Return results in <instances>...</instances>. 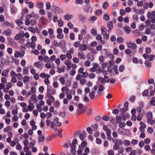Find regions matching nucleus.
<instances>
[{
  "instance_id": "40",
  "label": "nucleus",
  "mask_w": 155,
  "mask_h": 155,
  "mask_svg": "<svg viewBox=\"0 0 155 155\" xmlns=\"http://www.w3.org/2000/svg\"><path fill=\"white\" fill-rule=\"evenodd\" d=\"M28 69L27 67H25L23 68V74H27L28 73Z\"/></svg>"
},
{
  "instance_id": "12",
  "label": "nucleus",
  "mask_w": 155,
  "mask_h": 155,
  "mask_svg": "<svg viewBox=\"0 0 155 155\" xmlns=\"http://www.w3.org/2000/svg\"><path fill=\"white\" fill-rule=\"evenodd\" d=\"M77 56L80 59H85L86 56L84 53L82 51H80L78 52L77 54Z\"/></svg>"
},
{
  "instance_id": "3",
  "label": "nucleus",
  "mask_w": 155,
  "mask_h": 155,
  "mask_svg": "<svg viewBox=\"0 0 155 155\" xmlns=\"http://www.w3.org/2000/svg\"><path fill=\"white\" fill-rule=\"evenodd\" d=\"M126 45L128 48L134 50V52H135L136 50L135 51V50L137 47V45L136 44L133 43L132 41H130L129 42H127Z\"/></svg>"
},
{
  "instance_id": "42",
  "label": "nucleus",
  "mask_w": 155,
  "mask_h": 155,
  "mask_svg": "<svg viewBox=\"0 0 155 155\" xmlns=\"http://www.w3.org/2000/svg\"><path fill=\"white\" fill-rule=\"evenodd\" d=\"M53 45L54 46H56L57 47H59L61 48H62V47L60 46L61 43H58L57 41L56 40L53 41Z\"/></svg>"
},
{
  "instance_id": "33",
  "label": "nucleus",
  "mask_w": 155,
  "mask_h": 155,
  "mask_svg": "<svg viewBox=\"0 0 155 155\" xmlns=\"http://www.w3.org/2000/svg\"><path fill=\"white\" fill-rule=\"evenodd\" d=\"M73 17V16L72 15H64V18L65 20H69Z\"/></svg>"
},
{
  "instance_id": "35",
  "label": "nucleus",
  "mask_w": 155,
  "mask_h": 155,
  "mask_svg": "<svg viewBox=\"0 0 155 155\" xmlns=\"http://www.w3.org/2000/svg\"><path fill=\"white\" fill-rule=\"evenodd\" d=\"M30 80V77L26 75L23 78V81L24 84H26L27 82L29 81Z\"/></svg>"
},
{
  "instance_id": "54",
  "label": "nucleus",
  "mask_w": 155,
  "mask_h": 155,
  "mask_svg": "<svg viewBox=\"0 0 155 155\" xmlns=\"http://www.w3.org/2000/svg\"><path fill=\"white\" fill-rule=\"evenodd\" d=\"M15 22L18 25H20L23 23V21L20 19H18L15 21Z\"/></svg>"
},
{
  "instance_id": "62",
  "label": "nucleus",
  "mask_w": 155,
  "mask_h": 155,
  "mask_svg": "<svg viewBox=\"0 0 155 155\" xmlns=\"http://www.w3.org/2000/svg\"><path fill=\"white\" fill-rule=\"evenodd\" d=\"M125 69V67L123 65L120 66L119 68V70L120 72H122Z\"/></svg>"
},
{
  "instance_id": "47",
  "label": "nucleus",
  "mask_w": 155,
  "mask_h": 155,
  "mask_svg": "<svg viewBox=\"0 0 155 155\" xmlns=\"http://www.w3.org/2000/svg\"><path fill=\"white\" fill-rule=\"evenodd\" d=\"M124 144L126 146L130 145V142L127 140H125L123 141Z\"/></svg>"
},
{
  "instance_id": "22",
  "label": "nucleus",
  "mask_w": 155,
  "mask_h": 155,
  "mask_svg": "<svg viewBox=\"0 0 155 155\" xmlns=\"http://www.w3.org/2000/svg\"><path fill=\"white\" fill-rule=\"evenodd\" d=\"M84 149V148L83 147L81 146H79L78 149L77 150V154L78 155H82V151Z\"/></svg>"
},
{
  "instance_id": "52",
  "label": "nucleus",
  "mask_w": 155,
  "mask_h": 155,
  "mask_svg": "<svg viewBox=\"0 0 155 155\" xmlns=\"http://www.w3.org/2000/svg\"><path fill=\"white\" fill-rule=\"evenodd\" d=\"M44 61L45 62H49L50 61L49 58L47 56H44Z\"/></svg>"
},
{
  "instance_id": "61",
  "label": "nucleus",
  "mask_w": 155,
  "mask_h": 155,
  "mask_svg": "<svg viewBox=\"0 0 155 155\" xmlns=\"http://www.w3.org/2000/svg\"><path fill=\"white\" fill-rule=\"evenodd\" d=\"M16 73L13 70L11 71L10 73V75L12 77H15L16 76Z\"/></svg>"
},
{
  "instance_id": "10",
  "label": "nucleus",
  "mask_w": 155,
  "mask_h": 155,
  "mask_svg": "<svg viewBox=\"0 0 155 155\" xmlns=\"http://www.w3.org/2000/svg\"><path fill=\"white\" fill-rule=\"evenodd\" d=\"M21 94L23 96H25L27 98L28 97L31 95L30 91H28V92L25 90H23L21 92Z\"/></svg>"
},
{
  "instance_id": "6",
  "label": "nucleus",
  "mask_w": 155,
  "mask_h": 155,
  "mask_svg": "<svg viewBox=\"0 0 155 155\" xmlns=\"http://www.w3.org/2000/svg\"><path fill=\"white\" fill-rule=\"evenodd\" d=\"M25 54V52L24 51H16L15 53L14 57L15 58H18L19 57L22 58L23 57Z\"/></svg>"
},
{
  "instance_id": "4",
  "label": "nucleus",
  "mask_w": 155,
  "mask_h": 155,
  "mask_svg": "<svg viewBox=\"0 0 155 155\" xmlns=\"http://www.w3.org/2000/svg\"><path fill=\"white\" fill-rule=\"evenodd\" d=\"M50 85L47 86V92L46 93L47 96L53 95L55 94L56 90L54 88L52 89Z\"/></svg>"
},
{
  "instance_id": "1",
  "label": "nucleus",
  "mask_w": 155,
  "mask_h": 155,
  "mask_svg": "<svg viewBox=\"0 0 155 155\" xmlns=\"http://www.w3.org/2000/svg\"><path fill=\"white\" fill-rule=\"evenodd\" d=\"M24 36L27 38H29V34L27 33H19L18 34L16 35L15 37V38L16 40H19V42L22 44L25 41Z\"/></svg>"
},
{
  "instance_id": "51",
  "label": "nucleus",
  "mask_w": 155,
  "mask_h": 155,
  "mask_svg": "<svg viewBox=\"0 0 155 155\" xmlns=\"http://www.w3.org/2000/svg\"><path fill=\"white\" fill-rule=\"evenodd\" d=\"M102 13V12L101 9H98L95 12V14L96 15H101Z\"/></svg>"
},
{
  "instance_id": "64",
  "label": "nucleus",
  "mask_w": 155,
  "mask_h": 155,
  "mask_svg": "<svg viewBox=\"0 0 155 155\" xmlns=\"http://www.w3.org/2000/svg\"><path fill=\"white\" fill-rule=\"evenodd\" d=\"M53 86L54 88H57L58 87L59 85L58 82L54 81L53 83Z\"/></svg>"
},
{
  "instance_id": "18",
  "label": "nucleus",
  "mask_w": 155,
  "mask_h": 155,
  "mask_svg": "<svg viewBox=\"0 0 155 155\" xmlns=\"http://www.w3.org/2000/svg\"><path fill=\"white\" fill-rule=\"evenodd\" d=\"M30 99L31 101H32L35 103H36L38 101L37 96L35 94H32L31 95Z\"/></svg>"
},
{
  "instance_id": "34",
  "label": "nucleus",
  "mask_w": 155,
  "mask_h": 155,
  "mask_svg": "<svg viewBox=\"0 0 155 155\" xmlns=\"http://www.w3.org/2000/svg\"><path fill=\"white\" fill-rule=\"evenodd\" d=\"M45 139L44 137L42 135H39L38 137V143H40L41 142H43Z\"/></svg>"
},
{
  "instance_id": "30",
  "label": "nucleus",
  "mask_w": 155,
  "mask_h": 155,
  "mask_svg": "<svg viewBox=\"0 0 155 155\" xmlns=\"http://www.w3.org/2000/svg\"><path fill=\"white\" fill-rule=\"evenodd\" d=\"M54 103V105L55 107L56 108H58L60 107L61 104L58 100H56Z\"/></svg>"
},
{
  "instance_id": "60",
  "label": "nucleus",
  "mask_w": 155,
  "mask_h": 155,
  "mask_svg": "<svg viewBox=\"0 0 155 155\" xmlns=\"http://www.w3.org/2000/svg\"><path fill=\"white\" fill-rule=\"evenodd\" d=\"M47 96V97L50 99L52 102H54L55 101V99L54 97L52 96V95H48Z\"/></svg>"
},
{
  "instance_id": "32",
  "label": "nucleus",
  "mask_w": 155,
  "mask_h": 155,
  "mask_svg": "<svg viewBox=\"0 0 155 155\" xmlns=\"http://www.w3.org/2000/svg\"><path fill=\"white\" fill-rule=\"evenodd\" d=\"M101 33L102 35H104L107 33V30L104 26H102L101 28Z\"/></svg>"
},
{
  "instance_id": "37",
  "label": "nucleus",
  "mask_w": 155,
  "mask_h": 155,
  "mask_svg": "<svg viewBox=\"0 0 155 155\" xmlns=\"http://www.w3.org/2000/svg\"><path fill=\"white\" fill-rule=\"evenodd\" d=\"M12 130V127L11 126H8L4 129L3 131L4 132H7L8 131H11Z\"/></svg>"
},
{
  "instance_id": "8",
  "label": "nucleus",
  "mask_w": 155,
  "mask_h": 155,
  "mask_svg": "<svg viewBox=\"0 0 155 155\" xmlns=\"http://www.w3.org/2000/svg\"><path fill=\"white\" fill-rule=\"evenodd\" d=\"M44 104V102L43 101H39V104L36 105V106L39 112H41L42 110V106Z\"/></svg>"
},
{
  "instance_id": "39",
  "label": "nucleus",
  "mask_w": 155,
  "mask_h": 155,
  "mask_svg": "<svg viewBox=\"0 0 155 155\" xmlns=\"http://www.w3.org/2000/svg\"><path fill=\"white\" fill-rule=\"evenodd\" d=\"M79 19L81 21H84L86 18V17L83 14L80 15L79 16Z\"/></svg>"
},
{
  "instance_id": "56",
  "label": "nucleus",
  "mask_w": 155,
  "mask_h": 155,
  "mask_svg": "<svg viewBox=\"0 0 155 155\" xmlns=\"http://www.w3.org/2000/svg\"><path fill=\"white\" fill-rule=\"evenodd\" d=\"M103 18L104 20L106 21H108L110 18L109 16L107 14H105L104 15Z\"/></svg>"
},
{
  "instance_id": "29",
  "label": "nucleus",
  "mask_w": 155,
  "mask_h": 155,
  "mask_svg": "<svg viewBox=\"0 0 155 155\" xmlns=\"http://www.w3.org/2000/svg\"><path fill=\"white\" fill-rule=\"evenodd\" d=\"M9 71V69L7 68L6 70H4L2 74V75L5 77H7L8 75V73Z\"/></svg>"
},
{
  "instance_id": "57",
  "label": "nucleus",
  "mask_w": 155,
  "mask_h": 155,
  "mask_svg": "<svg viewBox=\"0 0 155 155\" xmlns=\"http://www.w3.org/2000/svg\"><path fill=\"white\" fill-rule=\"evenodd\" d=\"M31 93H35L36 91V88L35 87H31L30 91Z\"/></svg>"
},
{
  "instance_id": "11",
  "label": "nucleus",
  "mask_w": 155,
  "mask_h": 155,
  "mask_svg": "<svg viewBox=\"0 0 155 155\" xmlns=\"http://www.w3.org/2000/svg\"><path fill=\"white\" fill-rule=\"evenodd\" d=\"M147 18L148 19H151V22L152 23H155V16H153L150 12H149L147 14Z\"/></svg>"
},
{
  "instance_id": "45",
  "label": "nucleus",
  "mask_w": 155,
  "mask_h": 155,
  "mask_svg": "<svg viewBox=\"0 0 155 155\" xmlns=\"http://www.w3.org/2000/svg\"><path fill=\"white\" fill-rule=\"evenodd\" d=\"M147 122L151 125L155 123V121L152 120V118L147 119Z\"/></svg>"
},
{
  "instance_id": "25",
  "label": "nucleus",
  "mask_w": 155,
  "mask_h": 155,
  "mask_svg": "<svg viewBox=\"0 0 155 155\" xmlns=\"http://www.w3.org/2000/svg\"><path fill=\"white\" fill-rule=\"evenodd\" d=\"M96 39L98 41L100 40L101 43L102 44L105 43V41L102 40V37L100 35L98 34L96 36Z\"/></svg>"
},
{
  "instance_id": "44",
  "label": "nucleus",
  "mask_w": 155,
  "mask_h": 155,
  "mask_svg": "<svg viewBox=\"0 0 155 155\" xmlns=\"http://www.w3.org/2000/svg\"><path fill=\"white\" fill-rule=\"evenodd\" d=\"M80 44L81 43L79 41H77L74 43L73 45L76 48H78L81 45Z\"/></svg>"
},
{
  "instance_id": "48",
  "label": "nucleus",
  "mask_w": 155,
  "mask_h": 155,
  "mask_svg": "<svg viewBox=\"0 0 155 155\" xmlns=\"http://www.w3.org/2000/svg\"><path fill=\"white\" fill-rule=\"evenodd\" d=\"M51 124V127L55 131H56L57 130V129L56 127V125L55 123L54 122H52Z\"/></svg>"
},
{
  "instance_id": "20",
  "label": "nucleus",
  "mask_w": 155,
  "mask_h": 155,
  "mask_svg": "<svg viewBox=\"0 0 155 155\" xmlns=\"http://www.w3.org/2000/svg\"><path fill=\"white\" fill-rule=\"evenodd\" d=\"M124 30L125 31V32L127 34L130 33L131 31V28L128 26H125L123 28Z\"/></svg>"
},
{
  "instance_id": "59",
  "label": "nucleus",
  "mask_w": 155,
  "mask_h": 155,
  "mask_svg": "<svg viewBox=\"0 0 155 155\" xmlns=\"http://www.w3.org/2000/svg\"><path fill=\"white\" fill-rule=\"evenodd\" d=\"M95 93L94 92L92 91L89 93V97L91 99H93L94 97Z\"/></svg>"
},
{
  "instance_id": "19",
  "label": "nucleus",
  "mask_w": 155,
  "mask_h": 155,
  "mask_svg": "<svg viewBox=\"0 0 155 155\" xmlns=\"http://www.w3.org/2000/svg\"><path fill=\"white\" fill-rule=\"evenodd\" d=\"M145 114V111L144 110L142 111L141 113H139L138 114L137 118L138 120L140 121L141 120L142 116Z\"/></svg>"
},
{
  "instance_id": "7",
  "label": "nucleus",
  "mask_w": 155,
  "mask_h": 155,
  "mask_svg": "<svg viewBox=\"0 0 155 155\" xmlns=\"http://www.w3.org/2000/svg\"><path fill=\"white\" fill-rule=\"evenodd\" d=\"M74 52V50L72 48H71L69 51H67L65 55L67 58L68 59H71L72 58L71 54H73Z\"/></svg>"
},
{
  "instance_id": "55",
  "label": "nucleus",
  "mask_w": 155,
  "mask_h": 155,
  "mask_svg": "<svg viewBox=\"0 0 155 155\" xmlns=\"http://www.w3.org/2000/svg\"><path fill=\"white\" fill-rule=\"evenodd\" d=\"M108 6L109 4L107 2H104L103 3L102 7L104 9H106L108 7Z\"/></svg>"
},
{
  "instance_id": "13",
  "label": "nucleus",
  "mask_w": 155,
  "mask_h": 155,
  "mask_svg": "<svg viewBox=\"0 0 155 155\" xmlns=\"http://www.w3.org/2000/svg\"><path fill=\"white\" fill-rule=\"evenodd\" d=\"M88 48V47L87 45L82 44L79 47V50L81 51L86 50Z\"/></svg>"
},
{
  "instance_id": "17",
  "label": "nucleus",
  "mask_w": 155,
  "mask_h": 155,
  "mask_svg": "<svg viewBox=\"0 0 155 155\" xmlns=\"http://www.w3.org/2000/svg\"><path fill=\"white\" fill-rule=\"evenodd\" d=\"M112 141L115 144L118 145H121L122 143V141L120 140H118L117 139H112Z\"/></svg>"
},
{
  "instance_id": "31",
  "label": "nucleus",
  "mask_w": 155,
  "mask_h": 155,
  "mask_svg": "<svg viewBox=\"0 0 155 155\" xmlns=\"http://www.w3.org/2000/svg\"><path fill=\"white\" fill-rule=\"evenodd\" d=\"M118 67L117 65H116L114 66L113 69L114 70V72L115 73H113V74L114 75H115L116 74H119V72L118 71Z\"/></svg>"
},
{
  "instance_id": "28",
  "label": "nucleus",
  "mask_w": 155,
  "mask_h": 155,
  "mask_svg": "<svg viewBox=\"0 0 155 155\" xmlns=\"http://www.w3.org/2000/svg\"><path fill=\"white\" fill-rule=\"evenodd\" d=\"M104 89V87L102 85H100L99 86V89L97 91V94H99L103 91Z\"/></svg>"
},
{
  "instance_id": "46",
  "label": "nucleus",
  "mask_w": 155,
  "mask_h": 155,
  "mask_svg": "<svg viewBox=\"0 0 155 155\" xmlns=\"http://www.w3.org/2000/svg\"><path fill=\"white\" fill-rule=\"evenodd\" d=\"M124 41V39L123 38L120 37H118L117 40V41L119 43H122Z\"/></svg>"
},
{
  "instance_id": "43",
  "label": "nucleus",
  "mask_w": 155,
  "mask_h": 155,
  "mask_svg": "<svg viewBox=\"0 0 155 155\" xmlns=\"http://www.w3.org/2000/svg\"><path fill=\"white\" fill-rule=\"evenodd\" d=\"M153 114L152 112L150 111L147 113L146 114L147 117V119L152 118Z\"/></svg>"
},
{
  "instance_id": "15",
  "label": "nucleus",
  "mask_w": 155,
  "mask_h": 155,
  "mask_svg": "<svg viewBox=\"0 0 155 155\" xmlns=\"http://www.w3.org/2000/svg\"><path fill=\"white\" fill-rule=\"evenodd\" d=\"M64 64L67 66V70L68 71L70 69V68H71L72 64V63H71L70 61L69 60H66L65 61Z\"/></svg>"
},
{
  "instance_id": "5",
  "label": "nucleus",
  "mask_w": 155,
  "mask_h": 155,
  "mask_svg": "<svg viewBox=\"0 0 155 155\" xmlns=\"http://www.w3.org/2000/svg\"><path fill=\"white\" fill-rule=\"evenodd\" d=\"M52 9L54 12L57 14L61 13L63 12L61 8L55 6H52Z\"/></svg>"
},
{
  "instance_id": "24",
  "label": "nucleus",
  "mask_w": 155,
  "mask_h": 155,
  "mask_svg": "<svg viewBox=\"0 0 155 155\" xmlns=\"http://www.w3.org/2000/svg\"><path fill=\"white\" fill-rule=\"evenodd\" d=\"M75 91H71L70 94H67V98L69 100H71L72 99V93L74 95L75 94Z\"/></svg>"
},
{
  "instance_id": "36",
  "label": "nucleus",
  "mask_w": 155,
  "mask_h": 155,
  "mask_svg": "<svg viewBox=\"0 0 155 155\" xmlns=\"http://www.w3.org/2000/svg\"><path fill=\"white\" fill-rule=\"evenodd\" d=\"M35 107L34 105L31 103H30L28 106V110L31 111Z\"/></svg>"
},
{
  "instance_id": "9",
  "label": "nucleus",
  "mask_w": 155,
  "mask_h": 155,
  "mask_svg": "<svg viewBox=\"0 0 155 155\" xmlns=\"http://www.w3.org/2000/svg\"><path fill=\"white\" fill-rule=\"evenodd\" d=\"M34 66L38 69H41L43 66V64L42 62L38 61L34 63Z\"/></svg>"
},
{
  "instance_id": "41",
  "label": "nucleus",
  "mask_w": 155,
  "mask_h": 155,
  "mask_svg": "<svg viewBox=\"0 0 155 155\" xmlns=\"http://www.w3.org/2000/svg\"><path fill=\"white\" fill-rule=\"evenodd\" d=\"M86 12H89L90 11H92V8L90 7V5L87 4L86 5Z\"/></svg>"
},
{
  "instance_id": "63",
  "label": "nucleus",
  "mask_w": 155,
  "mask_h": 155,
  "mask_svg": "<svg viewBox=\"0 0 155 155\" xmlns=\"http://www.w3.org/2000/svg\"><path fill=\"white\" fill-rule=\"evenodd\" d=\"M45 67L47 69H50L51 68V65L50 63H48L46 64L45 65Z\"/></svg>"
},
{
  "instance_id": "23",
  "label": "nucleus",
  "mask_w": 155,
  "mask_h": 155,
  "mask_svg": "<svg viewBox=\"0 0 155 155\" xmlns=\"http://www.w3.org/2000/svg\"><path fill=\"white\" fill-rule=\"evenodd\" d=\"M12 33V31L9 29H8L5 30L3 32L2 34L4 35H5L6 36L9 35Z\"/></svg>"
},
{
  "instance_id": "21",
  "label": "nucleus",
  "mask_w": 155,
  "mask_h": 155,
  "mask_svg": "<svg viewBox=\"0 0 155 155\" xmlns=\"http://www.w3.org/2000/svg\"><path fill=\"white\" fill-rule=\"evenodd\" d=\"M40 19L41 22L43 25H45L48 21V20L44 16L41 17Z\"/></svg>"
},
{
  "instance_id": "38",
  "label": "nucleus",
  "mask_w": 155,
  "mask_h": 155,
  "mask_svg": "<svg viewBox=\"0 0 155 155\" xmlns=\"http://www.w3.org/2000/svg\"><path fill=\"white\" fill-rule=\"evenodd\" d=\"M59 80L60 83L62 85H64L65 83V81L64 77H60Z\"/></svg>"
},
{
  "instance_id": "58",
  "label": "nucleus",
  "mask_w": 155,
  "mask_h": 155,
  "mask_svg": "<svg viewBox=\"0 0 155 155\" xmlns=\"http://www.w3.org/2000/svg\"><path fill=\"white\" fill-rule=\"evenodd\" d=\"M145 64L147 67H150L151 66V63L148 61H145Z\"/></svg>"
},
{
  "instance_id": "49",
  "label": "nucleus",
  "mask_w": 155,
  "mask_h": 155,
  "mask_svg": "<svg viewBox=\"0 0 155 155\" xmlns=\"http://www.w3.org/2000/svg\"><path fill=\"white\" fill-rule=\"evenodd\" d=\"M5 25L9 26V27L13 28L14 27V25L13 23H10L9 22L7 21L4 22Z\"/></svg>"
},
{
  "instance_id": "14",
  "label": "nucleus",
  "mask_w": 155,
  "mask_h": 155,
  "mask_svg": "<svg viewBox=\"0 0 155 155\" xmlns=\"http://www.w3.org/2000/svg\"><path fill=\"white\" fill-rule=\"evenodd\" d=\"M35 43L34 42H28L26 43V46L28 48H31L32 49L35 48Z\"/></svg>"
},
{
  "instance_id": "27",
  "label": "nucleus",
  "mask_w": 155,
  "mask_h": 155,
  "mask_svg": "<svg viewBox=\"0 0 155 155\" xmlns=\"http://www.w3.org/2000/svg\"><path fill=\"white\" fill-rule=\"evenodd\" d=\"M132 33L137 36H140L141 35L140 32V30L138 29H136L132 31Z\"/></svg>"
},
{
  "instance_id": "53",
  "label": "nucleus",
  "mask_w": 155,
  "mask_h": 155,
  "mask_svg": "<svg viewBox=\"0 0 155 155\" xmlns=\"http://www.w3.org/2000/svg\"><path fill=\"white\" fill-rule=\"evenodd\" d=\"M46 6L47 10H48L50 9L51 8L50 3L49 2H46Z\"/></svg>"
},
{
  "instance_id": "2",
  "label": "nucleus",
  "mask_w": 155,
  "mask_h": 155,
  "mask_svg": "<svg viewBox=\"0 0 155 155\" xmlns=\"http://www.w3.org/2000/svg\"><path fill=\"white\" fill-rule=\"evenodd\" d=\"M87 145V143L85 141H83L82 142L81 145L79 146H81L83 148H85L84 151L85 153L83 154L82 155H88V153L90 152V149L88 147H86Z\"/></svg>"
},
{
  "instance_id": "26",
  "label": "nucleus",
  "mask_w": 155,
  "mask_h": 155,
  "mask_svg": "<svg viewBox=\"0 0 155 155\" xmlns=\"http://www.w3.org/2000/svg\"><path fill=\"white\" fill-rule=\"evenodd\" d=\"M36 6L38 8L41 9L44 6V3L41 2H39L36 5Z\"/></svg>"
},
{
  "instance_id": "16",
  "label": "nucleus",
  "mask_w": 155,
  "mask_h": 155,
  "mask_svg": "<svg viewBox=\"0 0 155 155\" xmlns=\"http://www.w3.org/2000/svg\"><path fill=\"white\" fill-rule=\"evenodd\" d=\"M107 27L109 29L107 31L109 33H110L111 31L113 28V24L111 21H109L107 22Z\"/></svg>"
},
{
  "instance_id": "50",
  "label": "nucleus",
  "mask_w": 155,
  "mask_h": 155,
  "mask_svg": "<svg viewBox=\"0 0 155 155\" xmlns=\"http://www.w3.org/2000/svg\"><path fill=\"white\" fill-rule=\"evenodd\" d=\"M16 77L17 79L19 80H21L23 78V76L21 74L18 73L16 74Z\"/></svg>"
}]
</instances>
